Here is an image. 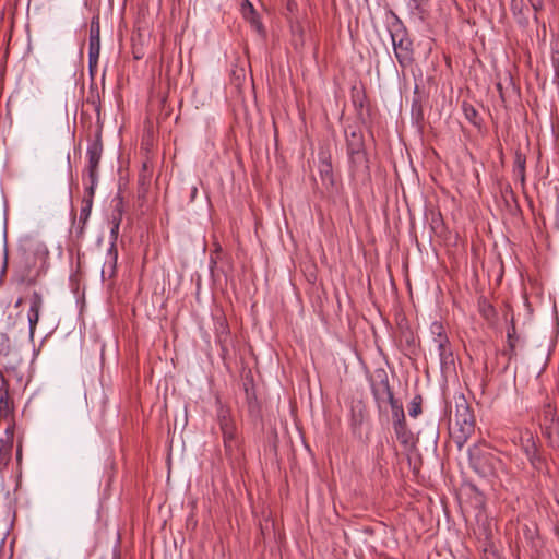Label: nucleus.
Instances as JSON below:
<instances>
[{"label": "nucleus", "instance_id": "6ab92c4d", "mask_svg": "<svg viewBox=\"0 0 559 559\" xmlns=\"http://www.w3.org/2000/svg\"><path fill=\"white\" fill-rule=\"evenodd\" d=\"M319 173L323 181H329L330 183H333V168L330 157L320 156Z\"/></svg>", "mask_w": 559, "mask_h": 559}, {"label": "nucleus", "instance_id": "ddd939ff", "mask_svg": "<svg viewBox=\"0 0 559 559\" xmlns=\"http://www.w3.org/2000/svg\"><path fill=\"white\" fill-rule=\"evenodd\" d=\"M557 419V412L556 408L550 404L547 403L543 406L542 409V427L544 429L545 435L548 437L550 436V429L554 423Z\"/></svg>", "mask_w": 559, "mask_h": 559}, {"label": "nucleus", "instance_id": "0eeeda50", "mask_svg": "<svg viewBox=\"0 0 559 559\" xmlns=\"http://www.w3.org/2000/svg\"><path fill=\"white\" fill-rule=\"evenodd\" d=\"M120 223H121V214H119L117 217L115 216L112 219V227L110 229L111 243L108 249L107 261L105 262V265H104V269L108 267V270L110 271V276H112L116 272V265H117V260H118L116 241H117L118 235H119ZM104 273H105V270H103V274Z\"/></svg>", "mask_w": 559, "mask_h": 559}, {"label": "nucleus", "instance_id": "aec40b11", "mask_svg": "<svg viewBox=\"0 0 559 559\" xmlns=\"http://www.w3.org/2000/svg\"><path fill=\"white\" fill-rule=\"evenodd\" d=\"M393 429H394L397 440L402 444H408V442L412 439V432L408 430V428L406 426V420L393 421Z\"/></svg>", "mask_w": 559, "mask_h": 559}, {"label": "nucleus", "instance_id": "2eb2a0df", "mask_svg": "<svg viewBox=\"0 0 559 559\" xmlns=\"http://www.w3.org/2000/svg\"><path fill=\"white\" fill-rule=\"evenodd\" d=\"M347 152H356L365 150L362 133L359 130L346 131Z\"/></svg>", "mask_w": 559, "mask_h": 559}, {"label": "nucleus", "instance_id": "423d86ee", "mask_svg": "<svg viewBox=\"0 0 559 559\" xmlns=\"http://www.w3.org/2000/svg\"><path fill=\"white\" fill-rule=\"evenodd\" d=\"M99 53L100 27L98 16H96L92 19L88 38V66L91 70L97 66Z\"/></svg>", "mask_w": 559, "mask_h": 559}, {"label": "nucleus", "instance_id": "9b49d317", "mask_svg": "<svg viewBox=\"0 0 559 559\" xmlns=\"http://www.w3.org/2000/svg\"><path fill=\"white\" fill-rule=\"evenodd\" d=\"M218 423L223 435V442H231L239 440L237 437L236 424L227 411L219 412Z\"/></svg>", "mask_w": 559, "mask_h": 559}, {"label": "nucleus", "instance_id": "cd10ccee", "mask_svg": "<svg viewBox=\"0 0 559 559\" xmlns=\"http://www.w3.org/2000/svg\"><path fill=\"white\" fill-rule=\"evenodd\" d=\"M551 58L556 67H559V40L551 43Z\"/></svg>", "mask_w": 559, "mask_h": 559}, {"label": "nucleus", "instance_id": "f3484780", "mask_svg": "<svg viewBox=\"0 0 559 559\" xmlns=\"http://www.w3.org/2000/svg\"><path fill=\"white\" fill-rule=\"evenodd\" d=\"M520 447L524 452L525 456H533L538 451L535 438L530 430H525L520 436Z\"/></svg>", "mask_w": 559, "mask_h": 559}, {"label": "nucleus", "instance_id": "6e6552de", "mask_svg": "<svg viewBox=\"0 0 559 559\" xmlns=\"http://www.w3.org/2000/svg\"><path fill=\"white\" fill-rule=\"evenodd\" d=\"M392 44L395 57L401 66H405L412 61V43L408 38L397 34H392Z\"/></svg>", "mask_w": 559, "mask_h": 559}, {"label": "nucleus", "instance_id": "5701e85b", "mask_svg": "<svg viewBox=\"0 0 559 559\" xmlns=\"http://www.w3.org/2000/svg\"><path fill=\"white\" fill-rule=\"evenodd\" d=\"M421 413V396H415L408 406V414L411 417L416 418Z\"/></svg>", "mask_w": 559, "mask_h": 559}, {"label": "nucleus", "instance_id": "7c9ffc66", "mask_svg": "<svg viewBox=\"0 0 559 559\" xmlns=\"http://www.w3.org/2000/svg\"><path fill=\"white\" fill-rule=\"evenodd\" d=\"M292 32L294 35L299 34L300 38L302 37V27L300 24L293 25Z\"/></svg>", "mask_w": 559, "mask_h": 559}, {"label": "nucleus", "instance_id": "f257e3e1", "mask_svg": "<svg viewBox=\"0 0 559 559\" xmlns=\"http://www.w3.org/2000/svg\"><path fill=\"white\" fill-rule=\"evenodd\" d=\"M454 415L451 419V436L459 449H462L475 431V417L469 403L463 394L454 396Z\"/></svg>", "mask_w": 559, "mask_h": 559}, {"label": "nucleus", "instance_id": "dca6fc26", "mask_svg": "<svg viewBox=\"0 0 559 559\" xmlns=\"http://www.w3.org/2000/svg\"><path fill=\"white\" fill-rule=\"evenodd\" d=\"M92 206H93V201H91V199H83L82 206L80 210V215H79V225H78V231H76L78 237H82L84 234L85 225L91 216Z\"/></svg>", "mask_w": 559, "mask_h": 559}, {"label": "nucleus", "instance_id": "4be33fe9", "mask_svg": "<svg viewBox=\"0 0 559 559\" xmlns=\"http://www.w3.org/2000/svg\"><path fill=\"white\" fill-rule=\"evenodd\" d=\"M392 409L393 421H403L405 420V414L402 404L397 400H392L390 402Z\"/></svg>", "mask_w": 559, "mask_h": 559}, {"label": "nucleus", "instance_id": "412c9836", "mask_svg": "<svg viewBox=\"0 0 559 559\" xmlns=\"http://www.w3.org/2000/svg\"><path fill=\"white\" fill-rule=\"evenodd\" d=\"M525 156L521 153H515L513 171L518 177H520L522 182L524 181L525 177Z\"/></svg>", "mask_w": 559, "mask_h": 559}, {"label": "nucleus", "instance_id": "b1692460", "mask_svg": "<svg viewBox=\"0 0 559 559\" xmlns=\"http://www.w3.org/2000/svg\"><path fill=\"white\" fill-rule=\"evenodd\" d=\"M11 352V341L7 333H0V354L8 355Z\"/></svg>", "mask_w": 559, "mask_h": 559}, {"label": "nucleus", "instance_id": "f03ea898", "mask_svg": "<svg viewBox=\"0 0 559 559\" xmlns=\"http://www.w3.org/2000/svg\"><path fill=\"white\" fill-rule=\"evenodd\" d=\"M103 155V142L102 132L97 131L95 138L88 141L86 148L87 166L84 174L87 175L88 179L95 181V177L98 176V167Z\"/></svg>", "mask_w": 559, "mask_h": 559}, {"label": "nucleus", "instance_id": "a878e982", "mask_svg": "<svg viewBox=\"0 0 559 559\" xmlns=\"http://www.w3.org/2000/svg\"><path fill=\"white\" fill-rule=\"evenodd\" d=\"M97 185L98 176L95 177V181H93V179H90V186L85 188L86 195L83 199H91V201H93Z\"/></svg>", "mask_w": 559, "mask_h": 559}, {"label": "nucleus", "instance_id": "9d476101", "mask_svg": "<svg viewBox=\"0 0 559 559\" xmlns=\"http://www.w3.org/2000/svg\"><path fill=\"white\" fill-rule=\"evenodd\" d=\"M13 411L14 403L10 394L9 380L0 373V416L8 417Z\"/></svg>", "mask_w": 559, "mask_h": 559}, {"label": "nucleus", "instance_id": "a211bd4d", "mask_svg": "<svg viewBox=\"0 0 559 559\" xmlns=\"http://www.w3.org/2000/svg\"><path fill=\"white\" fill-rule=\"evenodd\" d=\"M347 154H348L350 166L354 169V171H358L361 168L368 169L367 156H366L365 150L357 151V153L356 152H347Z\"/></svg>", "mask_w": 559, "mask_h": 559}, {"label": "nucleus", "instance_id": "c756f323", "mask_svg": "<svg viewBox=\"0 0 559 559\" xmlns=\"http://www.w3.org/2000/svg\"><path fill=\"white\" fill-rule=\"evenodd\" d=\"M7 270H8V252L5 250L4 251V257H3L1 272H0V281H2L4 278V276L7 274Z\"/></svg>", "mask_w": 559, "mask_h": 559}, {"label": "nucleus", "instance_id": "473e14b6", "mask_svg": "<svg viewBox=\"0 0 559 559\" xmlns=\"http://www.w3.org/2000/svg\"><path fill=\"white\" fill-rule=\"evenodd\" d=\"M21 304H22V298H19L17 301L15 302V307H19Z\"/></svg>", "mask_w": 559, "mask_h": 559}, {"label": "nucleus", "instance_id": "1a4fd4ad", "mask_svg": "<svg viewBox=\"0 0 559 559\" xmlns=\"http://www.w3.org/2000/svg\"><path fill=\"white\" fill-rule=\"evenodd\" d=\"M13 439L14 427L9 426L4 431V436L0 438V471L5 468L11 461Z\"/></svg>", "mask_w": 559, "mask_h": 559}, {"label": "nucleus", "instance_id": "4468645a", "mask_svg": "<svg viewBox=\"0 0 559 559\" xmlns=\"http://www.w3.org/2000/svg\"><path fill=\"white\" fill-rule=\"evenodd\" d=\"M242 14L243 17L251 24V26L258 33H263V24L261 23L253 5L248 0H246L245 4L242 5Z\"/></svg>", "mask_w": 559, "mask_h": 559}, {"label": "nucleus", "instance_id": "393cba45", "mask_svg": "<svg viewBox=\"0 0 559 559\" xmlns=\"http://www.w3.org/2000/svg\"><path fill=\"white\" fill-rule=\"evenodd\" d=\"M464 114L466 119L473 124H478V112L472 105H464Z\"/></svg>", "mask_w": 559, "mask_h": 559}, {"label": "nucleus", "instance_id": "39448f33", "mask_svg": "<svg viewBox=\"0 0 559 559\" xmlns=\"http://www.w3.org/2000/svg\"><path fill=\"white\" fill-rule=\"evenodd\" d=\"M28 302V311H27V321L29 328V336L33 338L36 326L40 319V313L44 309V297L43 295L34 290L27 298Z\"/></svg>", "mask_w": 559, "mask_h": 559}, {"label": "nucleus", "instance_id": "bb28decb", "mask_svg": "<svg viewBox=\"0 0 559 559\" xmlns=\"http://www.w3.org/2000/svg\"><path fill=\"white\" fill-rule=\"evenodd\" d=\"M479 307H480V312H481V313L484 314V317H486L487 319H489L491 316H493V313H495V309H493V307H492L490 304H488V302L484 301V302H481V304L479 305Z\"/></svg>", "mask_w": 559, "mask_h": 559}, {"label": "nucleus", "instance_id": "7ed1b4c3", "mask_svg": "<svg viewBox=\"0 0 559 559\" xmlns=\"http://www.w3.org/2000/svg\"><path fill=\"white\" fill-rule=\"evenodd\" d=\"M430 332L433 336V343L437 347L441 365L451 362L453 355L443 324L438 321L432 322L430 325Z\"/></svg>", "mask_w": 559, "mask_h": 559}, {"label": "nucleus", "instance_id": "c85d7f7f", "mask_svg": "<svg viewBox=\"0 0 559 559\" xmlns=\"http://www.w3.org/2000/svg\"><path fill=\"white\" fill-rule=\"evenodd\" d=\"M527 460L530 461V463L532 464L533 467L535 468H538L539 465L542 464L543 460H542V456L539 455L538 451H536L533 456H526Z\"/></svg>", "mask_w": 559, "mask_h": 559}, {"label": "nucleus", "instance_id": "2f4dec72", "mask_svg": "<svg viewBox=\"0 0 559 559\" xmlns=\"http://www.w3.org/2000/svg\"><path fill=\"white\" fill-rule=\"evenodd\" d=\"M533 9L538 11L543 7V0H530Z\"/></svg>", "mask_w": 559, "mask_h": 559}, {"label": "nucleus", "instance_id": "f8f14e48", "mask_svg": "<svg viewBox=\"0 0 559 559\" xmlns=\"http://www.w3.org/2000/svg\"><path fill=\"white\" fill-rule=\"evenodd\" d=\"M225 454L233 466H239L243 460V450L240 441L224 442Z\"/></svg>", "mask_w": 559, "mask_h": 559}, {"label": "nucleus", "instance_id": "20e7f679", "mask_svg": "<svg viewBox=\"0 0 559 559\" xmlns=\"http://www.w3.org/2000/svg\"><path fill=\"white\" fill-rule=\"evenodd\" d=\"M371 392L379 406L394 400L388 374L383 369L376 371V379L371 382Z\"/></svg>", "mask_w": 559, "mask_h": 559}]
</instances>
